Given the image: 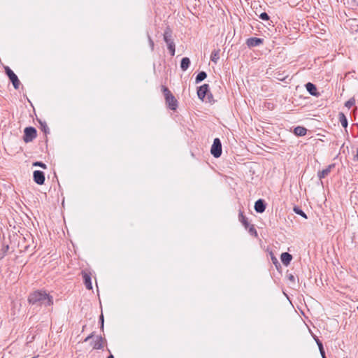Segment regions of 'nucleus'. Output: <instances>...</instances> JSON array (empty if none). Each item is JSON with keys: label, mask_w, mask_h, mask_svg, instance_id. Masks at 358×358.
I'll list each match as a JSON object with an SVG mask.
<instances>
[{"label": "nucleus", "mask_w": 358, "mask_h": 358, "mask_svg": "<svg viewBox=\"0 0 358 358\" xmlns=\"http://www.w3.org/2000/svg\"><path fill=\"white\" fill-rule=\"evenodd\" d=\"M28 302L36 306H50L53 304V298L45 291L37 290L29 295Z\"/></svg>", "instance_id": "1"}, {"label": "nucleus", "mask_w": 358, "mask_h": 358, "mask_svg": "<svg viewBox=\"0 0 358 358\" xmlns=\"http://www.w3.org/2000/svg\"><path fill=\"white\" fill-rule=\"evenodd\" d=\"M162 91L164 94L167 107L171 110H176L178 106V102L168 87L162 85Z\"/></svg>", "instance_id": "2"}, {"label": "nucleus", "mask_w": 358, "mask_h": 358, "mask_svg": "<svg viewBox=\"0 0 358 358\" xmlns=\"http://www.w3.org/2000/svg\"><path fill=\"white\" fill-rule=\"evenodd\" d=\"M164 41L167 45V48L171 56L175 55L176 52V45L172 38V30L169 27H167L164 33Z\"/></svg>", "instance_id": "3"}, {"label": "nucleus", "mask_w": 358, "mask_h": 358, "mask_svg": "<svg viewBox=\"0 0 358 358\" xmlns=\"http://www.w3.org/2000/svg\"><path fill=\"white\" fill-rule=\"evenodd\" d=\"M37 131L33 127H27L24 130L23 141L25 143L33 141L36 138Z\"/></svg>", "instance_id": "4"}, {"label": "nucleus", "mask_w": 358, "mask_h": 358, "mask_svg": "<svg viewBox=\"0 0 358 358\" xmlns=\"http://www.w3.org/2000/svg\"><path fill=\"white\" fill-rule=\"evenodd\" d=\"M222 152V149L221 141L220 138H215L210 148V153L214 157L218 158L221 156Z\"/></svg>", "instance_id": "5"}, {"label": "nucleus", "mask_w": 358, "mask_h": 358, "mask_svg": "<svg viewBox=\"0 0 358 358\" xmlns=\"http://www.w3.org/2000/svg\"><path fill=\"white\" fill-rule=\"evenodd\" d=\"M5 73L7 75V76L8 77L10 81L12 83L14 88L15 90H17L20 85V81L18 79V77L17 76V75L8 66L5 67Z\"/></svg>", "instance_id": "6"}, {"label": "nucleus", "mask_w": 358, "mask_h": 358, "mask_svg": "<svg viewBox=\"0 0 358 358\" xmlns=\"http://www.w3.org/2000/svg\"><path fill=\"white\" fill-rule=\"evenodd\" d=\"M33 179L36 184L42 185L45 180V173L42 171L36 170L33 173Z\"/></svg>", "instance_id": "7"}, {"label": "nucleus", "mask_w": 358, "mask_h": 358, "mask_svg": "<svg viewBox=\"0 0 358 358\" xmlns=\"http://www.w3.org/2000/svg\"><path fill=\"white\" fill-rule=\"evenodd\" d=\"M247 46L250 48L253 47H257L264 43V39L257 37H251L246 40L245 42Z\"/></svg>", "instance_id": "8"}, {"label": "nucleus", "mask_w": 358, "mask_h": 358, "mask_svg": "<svg viewBox=\"0 0 358 358\" xmlns=\"http://www.w3.org/2000/svg\"><path fill=\"white\" fill-rule=\"evenodd\" d=\"M210 92L208 84H203L197 89V96L201 100H203L207 94Z\"/></svg>", "instance_id": "9"}, {"label": "nucleus", "mask_w": 358, "mask_h": 358, "mask_svg": "<svg viewBox=\"0 0 358 358\" xmlns=\"http://www.w3.org/2000/svg\"><path fill=\"white\" fill-rule=\"evenodd\" d=\"M266 203L264 199H259L255 203V210L258 213H262L265 211Z\"/></svg>", "instance_id": "10"}, {"label": "nucleus", "mask_w": 358, "mask_h": 358, "mask_svg": "<svg viewBox=\"0 0 358 358\" xmlns=\"http://www.w3.org/2000/svg\"><path fill=\"white\" fill-rule=\"evenodd\" d=\"M335 167L334 164H329L326 169H323L322 171H320L317 173V176L320 180H322V178H324L327 177L329 173L331 172V169ZM321 183L322 184V181H321Z\"/></svg>", "instance_id": "11"}, {"label": "nucleus", "mask_w": 358, "mask_h": 358, "mask_svg": "<svg viewBox=\"0 0 358 358\" xmlns=\"http://www.w3.org/2000/svg\"><path fill=\"white\" fill-rule=\"evenodd\" d=\"M306 90L309 92L310 94L315 96H319V92H317V87L315 85L312 83H308L306 84Z\"/></svg>", "instance_id": "12"}, {"label": "nucleus", "mask_w": 358, "mask_h": 358, "mask_svg": "<svg viewBox=\"0 0 358 358\" xmlns=\"http://www.w3.org/2000/svg\"><path fill=\"white\" fill-rule=\"evenodd\" d=\"M282 263L285 266H288L292 260V255L288 252H282L280 256Z\"/></svg>", "instance_id": "13"}, {"label": "nucleus", "mask_w": 358, "mask_h": 358, "mask_svg": "<svg viewBox=\"0 0 358 358\" xmlns=\"http://www.w3.org/2000/svg\"><path fill=\"white\" fill-rule=\"evenodd\" d=\"M83 278L84 284H85L86 288L89 290L92 289V285L90 275L89 273L85 272L83 273Z\"/></svg>", "instance_id": "14"}, {"label": "nucleus", "mask_w": 358, "mask_h": 358, "mask_svg": "<svg viewBox=\"0 0 358 358\" xmlns=\"http://www.w3.org/2000/svg\"><path fill=\"white\" fill-rule=\"evenodd\" d=\"M238 220L242 223L245 229H248L250 226V223L248 220V218L244 215L243 212L241 210H239L238 213Z\"/></svg>", "instance_id": "15"}, {"label": "nucleus", "mask_w": 358, "mask_h": 358, "mask_svg": "<svg viewBox=\"0 0 358 358\" xmlns=\"http://www.w3.org/2000/svg\"><path fill=\"white\" fill-rule=\"evenodd\" d=\"M338 120L341 122L342 127L343 128L346 129L348 126V119H347L346 116L345 115V114L342 112H340L338 113Z\"/></svg>", "instance_id": "16"}, {"label": "nucleus", "mask_w": 358, "mask_h": 358, "mask_svg": "<svg viewBox=\"0 0 358 358\" xmlns=\"http://www.w3.org/2000/svg\"><path fill=\"white\" fill-rule=\"evenodd\" d=\"M307 129L301 126H298L294 129V134L297 136H303L306 134Z\"/></svg>", "instance_id": "17"}, {"label": "nucleus", "mask_w": 358, "mask_h": 358, "mask_svg": "<svg viewBox=\"0 0 358 358\" xmlns=\"http://www.w3.org/2000/svg\"><path fill=\"white\" fill-rule=\"evenodd\" d=\"M191 64L190 59L189 57H183L180 62V68L183 71L187 70Z\"/></svg>", "instance_id": "18"}, {"label": "nucleus", "mask_w": 358, "mask_h": 358, "mask_svg": "<svg viewBox=\"0 0 358 358\" xmlns=\"http://www.w3.org/2000/svg\"><path fill=\"white\" fill-rule=\"evenodd\" d=\"M103 348V338L101 336H97L96 341L94 343L93 348L96 350H101Z\"/></svg>", "instance_id": "19"}, {"label": "nucleus", "mask_w": 358, "mask_h": 358, "mask_svg": "<svg viewBox=\"0 0 358 358\" xmlns=\"http://www.w3.org/2000/svg\"><path fill=\"white\" fill-rule=\"evenodd\" d=\"M39 124H40V129L45 134L46 136L48 134L50 133L49 127H48L46 122L45 121H42L41 120H38Z\"/></svg>", "instance_id": "20"}, {"label": "nucleus", "mask_w": 358, "mask_h": 358, "mask_svg": "<svg viewBox=\"0 0 358 358\" xmlns=\"http://www.w3.org/2000/svg\"><path fill=\"white\" fill-rule=\"evenodd\" d=\"M220 49L214 50L212 51L210 55V60L213 62L214 63H217L218 59H220Z\"/></svg>", "instance_id": "21"}, {"label": "nucleus", "mask_w": 358, "mask_h": 358, "mask_svg": "<svg viewBox=\"0 0 358 358\" xmlns=\"http://www.w3.org/2000/svg\"><path fill=\"white\" fill-rule=\"evenodd\" d=\"M207 77V73L205 72V71H200L197 76H196V78H195V83L196 84L201 83V81H203V80H205Z\"/></svg>", "instance_id": "22"}, {"label": "nucleus", "mask_w": 358, "mask_h": 358, "mask_svg": "<svg viewBox=\"0 0 358 358\" xmlns=\"http://www.w3.org/2000/svg\"><path fill=\"white\" fill-rule=\"evenodd\" d=\"M317 345H318L320 352L322 358H327L325 355V351L323 347L322 343L317 338H315Z\"/></svg>", "instance_id": "23"}, {"label": "nucleus", "mask_w": 358, "mask_h": 358, "mask_svg": "<svg viewBox=\"0 0 358 358\" xmlns=\"http://www.w3.org/2000/svg\"><path fill=\"white\" fill-rule=\"evenodd\" d=\"M293 210L296 214L302 216L303 217L307 219L306 214L300 208L295 206Z\"/></svg>", "instance_id": "24"}, {"label": "nucleus", "mask_w": 358, "mask_h": 358, "mask_svg": "<svg viewBox=\"0 0 358 358\" xmlns=\"http://www.w3.org/2000/svg\"><path fill=\"white\" fill-rule=\"evenodd\" d=\"M355 104V99L354 97H352L345 103V106L350 109Z\"/></svg>", "instance_id": "25"}, {"label": "nucleus", "mask_w": 358, "mask_h": 358, "mask_svg": "<svg viewBox=\"0 0 358 358\" xmlns=\"http://www.w3.org/2000/svg\"><path fill=\"white\" fill-rule=\"evenodd\" d=\"M248 229L249 233L251 235H254L255 236H257V231L256 229L255 228L254 225L250 224V226L248 228Z\"/></svg>", "instance_id": "26"}, {"label": "nucleus", "mask_w": 358, "mask_h": 358, "mask_svg": "<svg viewBox=\"0 0 358 358\" xmlns=\"http://www.w3.org/2000/svg\"><path fill=\"white\" fill-rule=\"evenodd\" d=\"M34 166H39L43 169H47V165L42 162H35L33 163Z\"/></svg>", "instance_id": "27"}, {"label": "nucleus", "mask_w": 358, "mask_h": 358, "mask_svg": "<svg viewBox=\"0 0 358 358\" xmlns=\"http://www.w3.org/2000/svg\"><path fill=\"white\" fill-rule=\"evenodd\" d=\"M259 18H260L261 20H264V21H268V20H269V19H270L269 15H268L266 13H265V12L262 13L259 15Z\"/></svg>", "instance_id": "28"}, {"label": "nucleus", "mask_w": 358, "mask_h": 358, "mask_svg": "<svg viewBox=\"0 0 358 358\" xmlns=\"http://www.w3.org/2000/svg\"><path fill=\"white\" fill-rule=\"evenodd\" d=\"M9 247L8 245L3 246L1 250V254L0 255V259H2L6 255L7 251L8 250Z\"/></svg>", "instance_id": "29"}, {"label": "nucleus", "mask_w": 358, "mask_h": 358, "mask_svg": "<svg viewBox=\"0 0 358 358\" xmlns=\"http://www.w3.org/2000/svg\"><path fill=\"white\" fill-rule=\"evenodd\" d=\"M148 41H149V44H150L151 50H154L155 43H154V41H152V39L151 38V37L150 36H148Z\"/></svg>", "instance_id": "30"}, {"label": "nucleus", "mask_w": 358, "mask_h": 358, "mask_svg": "<svg viewBox=\"0 0 358 358\" xmlns=\"http://www.w3.org/2000/svg\"><path fill=\"white\" fill-rule=\"evenodd\" d=\"M99 322L101 323V329L103 330V322H104L103 314H101L99 317Z\"/></svg>", "instance_id": "31"}, {"label": "nucleus", "mask_w": 358, "mask_h": 358, "mask_svg": "<svg viewBox=\"0 0 358 358\" xmlns=\"http://www.w3.org/2000/svg\"><path fill=\"white\" fill-rule=\"evenodd\" d=\"M94 336V333H92L91 334H90L87 337L85 338V339L84 340L85 342H87L90 339H91L92 337Z\"/></svg>", "instance_id": "32"}, {"label": "nucleus", "mask_w": 358, "mask_h": 358, "mask_svg": "<svg viewBox=\"0 0 358 358\" xmlns=\"http://www.w3.org/2000/svg\"><path fill=\"white\" fill-rule=\"evenodd\" d=\"M94 336V333H92L91 334H90L87 337L85 338V339L84 340L85 342H87L90 339H91L92 337Z\"/></svg>", "instance_id": "33"}, {"label": "nucleus", "mask_w": 358, "mask_h": 358, "mask_svg": "<svg viewBox=\"0 0 358 358\" xmlns=\"http://www.w3.org/2000/svg\"><path fill=\"white\" fill-rule=\"evenodd\" d=\"M353 160L358 162V148L356 150V154L353 157Z\"/></svg>", "instance_id": "34"}, {"label": "nucleus", "mask_w": 358, "mask_h": 358, "mask_svg": "<svg viewBox=\"0 0 358 358\" xmlns=\"http://www.w3.org/2000/svg\"><path fill=\"white\" fill-rule=\"evenodd\" d=\"M289 280H291V281H294L295 278H294V275H290L289 276Z\"/></svg>", "instance_id": "35"}, {"label": "nucleus", "mask_w": 358, "mask_h": 358, "mask_svg": "<svg viewBox=\"0 0 358 358\" xmlns=\"http://www.w3.org/2000/svg\"><path fill=\"white\" fill-rule=\"evenodd\" d=\"M29 248V245H26V246H24V249L25 251H27Z\"/></svg>", "instance_id": "36"}, {"label": "nucleus", "mask_w": 358, "mask_h": 358, "mask_svg": "<svg viewBox=\"0 0 358 358\" xmlns=\"http://www.w3.org/2000/svg\"><path fill=\"white\" fill-rule=\"evenodd\" d=\"M273 261V263L275 264V262H278V260L276 258H272Z\"/></svg>", "instance_id": "37"}, {"label": "nucleus", "mask_w": 358, "mask_h": 358, "mask_svg": "<svg viewBox=\"0 0 358 358\" xmlns=\"http://www.w3.org/2000/svg\"><path fill=\"white\" fill-rule=\"evenodd\" d=\"M107 358H114V356L112 354H110V355L108 356Z\"/></svg>", "instance_id": "38"}, {"label": "nucleus", "mask_w": 358, "mask_h": 358, "mask_svg": "<svg viewBox=\"0 0 358 358\" xmlns=\"http://www.w3.org/2000/svg\"><path fill=\"white\" fill-rule=\"evenodd\" d=\"M357 310H358V306H357Z\"/></svg>", "instance_id": "39"}, {"label": "nucleus", "mask_w": 358, "mask_h": 358, "mask_svg": "<svg viewBox=\"0 0 358 358\" xmlns=\"http://www.w3.org/2000/svg\"><path fill=\"white\" fill-rule=\"evenodd\" d=\"M32 358H36V357H32Z\"/></svg>", "instance_id": "40"}]
</instances>
